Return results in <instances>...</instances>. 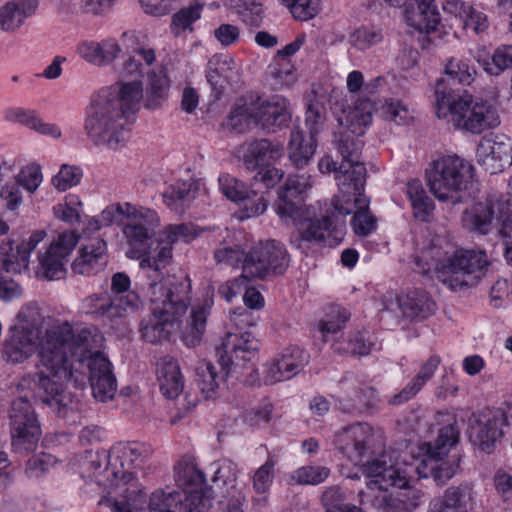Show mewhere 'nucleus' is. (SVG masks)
<instances>
[{"label": "nucleus", "mask_w": 512, "mask_h": 512, "mask_svg": "<svg viewBox=\"0 0 512 512\" xmlns=\"http://www.w3.org/2000/svg\"><path fill=\"white\" fill-rule=\"evenodd\" d=\"M238 71L239 67L234 58L227 54H215L207 63L206 78L208 83L216 88L221 85L222 79L227 82L233 80Z\"/></svg>", "instance_id": "obj_45"}, {"label": "nucleus", "mask_w": 512, "mask_h": 512, "mask_svg": "<svg viewBox=\"0 0 512 512\" xmlns=\"http://www.w3.org/2000/svg\"><path fill=\"white\" fill-rule=\"evenodd\" d=\"M5 119L10 122L19 123L35 132L49 136L54 139L61 137L62 132L58 125L43 121L34 110L24 108H8L5 111Z\"/></svg>", "instance_id": "obj_38"}, {"label": "nucleus", "mask_w": 512, "mask_h": 512, "mask_svg": "<svg viewBox=\"0 0 512 512\" xmlns=\"http://www.w3.org/2000/svg\"><path fill=\"white\" fill-rule=\"evenodd\" d=\"M224 376H219L216 367L207 361H202L196 367V384L205 399H213L217 394L219 382Z\"/></svg>", "instance_id": "obj_52"}, {"label": "nucleus", "mask_w": 512, "mask_h": 512, "mask_svg": "<svg viewBox=\"0 0 512 512\" xmlns=\"http://www.w3.org/2000/svg\"><path fill=\"white\" fill-rule=\"evenodd\" d=\"M155 61V52L151 48L137 47L123 63L122 73L127 76L144 72Z\"/></svg>", "instance_id": "obj_55"}, {"label": "nucleus", "mask_w": 512, "mask_h": 512, "mask_svg": "<svg viewBox=\"0 0 512 512\" xmlns=\"http://www.w3.org/2000/svg\"><path fill=\"white\" fill-rule=\"evenodd\" d=\"M210 470L213 473L212 481L223 489L221 500L219 501L223 507V512H233L235 509L244 511L242 506L246 498L236 486L237 465L231 460H220L212 463Z\"/></svg>", "instance_id": "obj_27"}, {"label": "nucleus", "mask_w": 512, "mask_h": 512, "mask_svg": "<svg viewBox=\"0 0 512 512\" xmlns=\"http://www.w3.org/2000/svg\"><path fill=\"white\" fill-rule=\"evenodd\" d=\"M363 189L356 190L355 187L346 188V191L339 190V193L332 199L334 210L339 215L354 214L351 225L356 235L366 237L375 231L376 218L369 212V199L363 194Z\"/></svg>", "instance_id": "obj_22"}, {"label": "nucleus", "mask_w": 512, "mask_h": 512, "mask_svg": "<svg viewBox=\"0 0 512 512\" xmlns=\"http://www.w3.org/2000/svg\"><path fill=\"white\" fill-rule=\"evenodd\" d=\"M147 76L146 106L156 109L168 96L169 79L163 66L147 71Z\"/></svg>", "instance_id": "obj_47"}, {"label": "nucleus", "mask_w": 512, "mask_h": 512, "mask_svg": "<svg viewBox=\"0 0 512 512\" xmlns=\"http://www.w3.org/2000/svg\"><path fill=\"white\" fill-rule=\"evenodd\" d=\"M83 177L80 167L63 164L59 172L51 179V184L61 192L78 185Z\"/></svg>", "instance_id": "obj_59"}, {"label": "nucleus", "mask_w": 512, "mask_h": 512, "mask_svg": "<svg viewBox=\"0 0 512 512\" xmlns=\"http://www.w3.org/2000/svg\"><path fill=\"white\" fill-rule=\"evenodd\" d=\"M282 170L271 167L268 164L258 168L257 173L253 176L252 186L259 189L264 194V190L274 187L283 177Z\"/></svg>", "instance_id": "obj_63"}, {"label": "nucleus", "mask_w": 512, "mask_h": 512, "mask_svg": "<svg viewBox=\"0 0 512 512\" xmlns=\"http://www.w3.org/2000/svg\"><path fill=\"white\" fill-rule=\"evenodd\" d=\"M330 470L323 466H303L292 473L291 478L301 485H318L324 482Z\"/></svg>", "instance_id": "obj_60"}, {"label": "nucleus", "mask_w": 512, "mask_h": 512, "mask_svg": "<svg viewBox=\"0 0 512 512\" xmlns=\"http://www.w3.org/2000/svg\"><path fill=\"white\" fill-rule=\"evenodd\" d=\"M291 116L288 99L281 95H272L267 98L258 97L249 111L245 108L235 109L231 112L230 123L236 127L242 118H250L263 131L276 133L288 126Z\"/></svg>", "instance_id": "obj_13"}, {"label": "nucleus", "mask_w": 512, "mask_h": 512, "mask_svg": "<svg viewBox=\"0 0 512 512\" xmlns=\"http://www.w3.org/2000/svg\"><path fill=\"white\" fill-rule=\"evenodd\" d=\"M503 425H507V416L501 409L487 408L474 412L468 419L469 439L482 451L490 452L502 436Z\"/></svg>", "instance_id": "obj_23"}, {"label": "nucleus", "mask_w": 512, "mask_h": 512, "mask_svg": "<svg viewBox=\"0 0 512 512\" xmlns=\"http://www.w3.org/2000/svg\"><path fill=\"white\" fill-rule=\"evenodd\" d=\"M38 7V0H11L2 8V30L18 29L25 18L32 16Z\"/></svg>", "instance_id": "obj_43"}, {"label": "nucleus", "mask_w": 512, "mask_h": 512, "mask_svg": "<svg viewBox=\"0 0 512 512\" xmlns=\"http://www.w3.org/2000/svg\"><path fill=\"white\" fill-rule=\"evenodd\" d=\"M16 319L4 347L7 361L13 363L22 362L36 349L44 323L41 309L33 303L23 306Z\"/></svg>", "instance_id": "obj_12"}, {"label": "nucleus", "mask_w": 512, "mask_h": 512, "mask_svg": "<svg viewBox=\"0 0 512 512\" xmlns=\"http://www.w3.org/2000/svg\"><path fill=\"white\" fill-rule=\"evenodd\" d=\"M131 280L124 272H117L111 277L110 299L113 302H119L121 313L125 317L128 313L138 309L141 301L138 294L130 289Z\"/></svg>", "instance_id": "obj_39"}, {"label": "nucleus", "mask_w": 512, "mask_h": 512, "mask_svg": "<svg viewBox=\"0 0 512 512\" xmlns=\"http://www.w3.org/2000/svg\"><path fill=\"white\" fill-rule=\"evenodd\" d=\"M308 363V354L299 347H289L279 358L264 367L263 381L267 385L286 381L300 373Z\"/></svg>", "instance_id": "obj_28"}, {"label": "nucleus", "mask_w": 512, "mask_h": 512, "mask_svg": "<svg viewBox=\"0 0 512 512\" xmlns=\"http://www.w3.org/2000/svg\"><path fill=\"white\" fill-rule=\"evenodd\" d=\"M441 363L438 355H431L422 365L418 373L407 383V385L389 400L390 404H403L417 395L422 387L433 377Z\"/></svg>", "instance_id": "obj_37"}, {"label": "nucleus", "mask_w": 512, "mask_h": 512, "mask_svg": "<svg viewBox=\"0 0 512 512\" xmlns=\"http://www.w3.org/2000/svg\"><path fill=\"white\" fill-rule=\"evenodd\" d=\"M282 4L289 8L293 17L297 20L306 21L314 16L320 10L319 0H280Z\"/></svg>", "instance_id": "obj_62"}, {"label": "nucleus", "mask_w": 512, "mask_h": 512, "mask_svg": "<svg viewBox=\"0 0 512 512\" xmlns=\"http://www.w3.org/2000/svg\"><path fill=\"white\" fill-rule=\"evenodd\" d=\"M148 507L149 512H185L188 503L177 490H156L150 496Z\"/></svg>", "instance_id": "obj_49"}, {"label": "nucleus", "mask_w": 512, "mask_h": 512, "mask_svg": "<svg viewBox=\"0 0 512 512\" xmlns=\"http://www.w3.org/2000/svg\"><path fill=\"white\" fill-rule=\"evenodd\" d=\"M175 480L182 488V494L188 503L185 512H212L211 489L204 486L205 475L196 464L180 462L175 468Z\"/></svg>", "instance_id": "obj_21"}, {"label": "nucleus", "mask_w": 512, "mask_h": 512, "mask_svg": "<svg viewBox=\"0 0 512 512\" xmlns=\"http://www.w3.org/2000/svg\"><path fill=\"white\" fill-rule=\"evenodd\" d=\"M11 445L15 452L25 454L33 451L41 437V428L32 405L26 397L12 402L9 411Z\"/></svg>", "instance_id": "obj_16"}, {"label": "nucleus", "mask_w": 512, "mask_h": 512, "mask_svg": "<svg viewBox=\"0 0 512 512\" xmlns=\"http://www.w3.org/2000/svg\"><path fill=\"white\" fill-rule=\"evenodd\" d=\"M218 182L222 194L243 207L242 218L255 217L266 211L267 200L259 189L253 186L248 189L242 181L229 174L220 176Z\"/></svg>", "instance_id": "obj_26"}, {"label": "nucleus", "mask_w": 512, "mask_h": 512, "mask_svg": "<svg viewBox=\"0 0 512 512\" xmlns=\"http://www.w3.org/2000/svg\"><path fill=\"white\" fill-rule=\"evenodd\" d=\"M289 265V255L284 245L275 240L260 242L246 256L243 276L265 279L282 274Z\"/></svg>", "instance_id": "obj_17"}, {"label": "nucleus", "mask_w": 512, "mask_h": 512, "mask_svg": "<svg viewBox=\"0 0 512 512\" xmlns=\"http://www.w3.org/2000/svg\"><path fill=\"white\" fill-rule=\"evenodd\" d=\"M333 445L347 460L354 465L363 464V469L368 463L375 459H381L386 452L379 457L374 456V433L371 426L367 423H354L343 427L334 435Z\"/></svg>", "instance_id": "obj_14"}, {"label": "nucleus", "mask_w": 512, "mask_h": 512, "mask_svg": "<svg viewBox=\"0 0 512 512\" xmlns=\"http://www.w3.org/2000/svg\"><path fill=\"white\" fill-rule=\"evenodd\" d=\"M317 147V140L311 135L295 128L291 131L288 144V156L291 163L298 169L305 167L312 159Z\"/></svg>", "instance_id": "obj_41"}, {"label": "nucleus", "mask_w": 512, "mask_h": 512, "mask_svg": "<svg viewBox=\"0 0 512 512\" xmlns=\"http://www.w3.org/2000/svg\"><path fill=\"white\" fill-rule=\"evenodd\" d=\"M142 85L127 82L118 89L102 90L92 98L84 124L87 137L95 145L117 149L126 141L127 125L139 109Z\"/></svg>", "instance_id": "obj_2"}, {"label": "nucleus", "mask_w": 512, "mask_h": 512, "mask_svg": "<svg viewBox=\"0 0 512 512\" xmlns=\"http://www.w3.org/2000/svg\"><path fill=\"white\" fill-rule=\"evenodd\" d=\"M374 104L368 98H358L352 109L337 115L339 129L334 131L333 144L341 156L338 167V187L341 191L355 187L362 189L365 184L366 168L360 161L363 147L359 136L372 122Z\"/></svg>", "instance_id": "obj_4"}, {"label": "nucleus", "mask_w": 512, "mask_h": 512, "mask_svg": "<svg viewBox=\"0 0 512 512\" xmlns=\"http://www.w3.org/2000/svg\"><path fill=\"white\" fill-rule=\"evenodd\" d=\"M313 183V177L305 172L290 175L280 189L275 205L276 212L283 221H292L298 226L297 231L291 235L290 242L301 250L306 249L307 243H321L331 235L332 217L337 213L332 202L302 205L303 194Z\"/></svg>", "instance_id": "obj_3"}, {"label": "nucleus", "mask_w": 512, "mask_h": 512, "mask_svg": "<svg viewBox=\"0 0 512 512\" xmlns=\"http://www.w3.org/2000/svg\"><path fill=\"white\" fill-rule=\"evenodd\" d=\"M107 264V245L100 237L91 238L79 250L71 268L75 274L90 276L101 271Z\"/></svg>", "instance_id": "obj_31"}, {"label": "nucleus", "mask_w": 512, "mask_h": 512, "mask_svg": "<svg viewBox=\"0 0 512 512\" xmlns=\"http://www.w3.org/2000/svg\"><path fill=\"white\" fill-rule=\"evenodd\" d=\"M198 236L195 227L190 223L168 225L160 234L155 254H150L140 260L139 266L146 278L164 280L161 270L172 258L174 244L189 243Z\"/></svg>", "instance_id": "obj_15"}, {"label": "nucleus", "mask_w": 512, "mask_h": 512, "mask_svg": "<svg viewBox=\"0 0 512 512\" xmlns=\"http://www.w3.org/2000/svg\"><path fill=\"white\" fill-rule=\"evenodd\" d=\"M78 235L74 231H65L52 241L45 253L39 255V274L46 280H59L65 276L66 258L75 248Z\"/></svg>", "instance_id": "obj_25"}, {"label": "nucleus", "mask_w": 512, "mask_h": 512, "mask_svg": "<svg viewBox=\"0 0 512 512\" xmlns=\"http://www.w3.org/2000/svg\"><path fill=\"white\" fill-rule=\"evenodd\" d=\"M121 52V48L116 40L105 39L101 42L85 41L79 44L78 53L86 62L105 66L110 64Z\"/></svg>", "instance_id": "obj_36"}, {"label": "nucleus", "mask_w": 512, "mask_h": 512, "mask_svg": "<svg viewBox=\"0 0 512 512\" xmlns=\"http://www.w3.org/2000/svg\"><path fill=\"white\" fill-rule=\"evenodd\" d=\"M43 181L41 167L36 163H30L21 168L15 176V183L22 186L29 193H34Z\"/></svg>", "instance_id": "obj_61"}, {"label": "nucleus", "mask_w": 512, "mask_h": 512, "mask_svg": "<svg viewBox=\"0 0 512 512\" xmlns=\"http://www.w3.org/2000/svg\"><path fill=\"white\" fill-rule=\"evenodd\" d=\"M475 492L469 483L450 486L446 489L443 499H435L430 504H441L447 512H468L474 506Z\"/></svg>", "instance_id": "obj_40"}, {"label": "nucleus", "mask_w": 512, "mask_h": 512, "mask_svg": "<svg viewBox=\"0 0 512 512\" xmlns=\"http://www.w3.org/2000/svg\"><path fill=\"white\" fill-rule=\"evenodd\" d=\"M159 226L157 213L142 206H127V219L123 222L122 232L130 250L127 254L134 258L146 252L150 241Z\"/></svg>", "instance_id": "obj_18"}, {"label": "nucleus", "mask_w": 512, "mask_h": 512, "mask_svg": "<svg viewBox=\"0 0 512 512\" xmlns=\"http://www.w3.org/2000/svg\"><path fill=\"white\" fill-rule=\"evenodd\" d=\"M448 111L443 114L442 106L435 105V113L438 118L451 120L457 128L473 134H480L486 129L495 128L500 124L497 110L487 101H473L470 96H460L449 100Z\"/></svg>", "instance_id": "obj_11"}, {"label": "nucleus", "mask_w": 512, "mask_h": 512, "mask_svg": "<svg viewBox=\"0 0 512 512\" xmlns=\"http://www.w3.org/2000/svg\"><path fill=\"white\" fill-rule=\"evenodd\" d=\"M334 397L339 410L353 415L368 412L378 405L376 390L351 377L339 382V392Z\"/></svg>", "instance_id": "obj_24"}, {"label": "nucleus", "mask_w": 512, "mask_h": 512, "mask_svg": "<svg viewBox=\"0 0 512 512\" xmlns=\"http://www.w3.org/2000/svg\"><path fill=\"white\" fill-rule=\"evenodd\" d=\"M476 68L468 59L449 57L443 63V76L435 84V103L442 106V114L448 111V101L460 97V91L455 86H469L476 76Z\"/></svg>", "instance_id": "obj_20"}, {"label": "nucleus", "mask_w": 512, "mask_h": 512, "mask_svg": "<svg viewBox=\"0 0 512 512\" xmlns=\"http://www.w3.org/2000/svg\"><path fill=\"white\" fill-rule=\"evenodd\" d=\"M486 73L492 76H499L506 70H512V45H501L497 47L491 58H477Z\"/></svg>", "instance_id": "obj_53"}, {"label": "nucleus", "mask_w": 512, "mask_h": 512, "mask_svg": "<svg viewBox=\"0 0 512 512\" xmlns=\"http://www.w3.org/2000/svg\"><path fill=\"white\" fill-rule=\"evenodd\" d=\"M459 439V428L456 424H448L439 430L434 442H424L419 449L422 455L417 467L421 477H432L438 484H444L451 479L459 465L457 459H445L452 446Z\"/></svg>", "instance_id": "obj_9"}, {"label": "nucleus", "mask_w": 512, "mask_h": 512, "mask_svg": "<svg viewBox=\"0 0 512 512\" xmlns=\"http://www.w3.org/2000/svg\"><path fill=\"white\" fill-rule=\"evenodd\" d=\"M28 263L29 255L19 239L2 243V270L19 274Z\"/></svg>", "instance_id": "obj_50"}, {"label": "nucleus", "mask_w": 512, "mask_h": 512, "mask_svg": "<svg viewBox=\"0 0 512 512\" xmlns=\"http://www.w3.org/2000/svg\"><path fill=\"white\" fill-rule=\"evenodd\" d=\"M440 249L430 247L415 257L414 270L424 276L433 271L437 279L451 291L475 287L485 276L489 261L482 250L456 249L440 258Z\"/></svg>", "instance_id": "obj_7"}, {"label": "nucleus", "mask_w": 512, "mask_h": 512, "mask_svg": "<svg viewBox=\"0 0 512 512\" xmlns=\"http://www.w3.org/2000/svg\"><path fill=\"white\" fill-rule=\"evenodd\" d=\"M328 319L320 323V331L324 341L329 340V336L336 335L350 319V312L345 308H333L327 315Z\"/></svg>", "instance_id": "obj_58"}, {"label": "nucleus", "mask_w": 512, "mask_h": 512, "mask_svg": "<svg viewBox=\"0 0 512 512\" xmlns=\"http://www.w3.org/2000/svg\"><path fill=\"white\" fill-rule=\"evenodd\" d=\"M477 162L491 175L512 164V145L503 137L482 139L476 150Z\"/></svg>", "instance_id": "obj_29"}, {"label": "nucleus", "mask_w": 512, "mask_h": 512, "mask_svg": "<svg viewBox=\"0 0 512 512\" xmlns=\"http://www.w3.org/2000/svg\"><path fill=\"white\" fill-rule=\"evenodd\" d=\"M151 454L150 446L139 442L118 443L108 452L87 450L79 461L80 474L104 489H119L135 479L134 469Z\"/></svg>", "instance_id": "obj_5"}, {"label": "nucleus", "mask_w": 512, "mask_h": 512, "mask_svg": "<svg viewBox=\"0 0 512 512\" xmlns=\"http://www.w3.org/2000/svg\"><path fill=\"white\" fill-rule=\"evenodd\" d=\"M259 343L250 332H229L220 346L216 347L218 363L226 375L230 372L238 373L241 369L253 368Z\"/></svg>", "instance_id": "obj_19"}, {"label": "nucleus", "mask_w": 512, "mask_h": 512, "mask_svg": "<svg viewBox=\"0 0 512 512\" xmlns=\"http://www.w3.org/2000/svg\"><path fill=\"white\" fill-rule=\"evenodd\" d=\"M204 0H194L189 6L182 8L172 17L171 30L179 35L185 30L192 31V24L200 19L201 11L206 6Z\"/></svg>", "instance_id": "obj_54"}, {"label": "nucleus", "mask_w": 512, "mask_h": 512, "mask_svg": "<svg viewBox=\"0 0 512 512\" xmlns=\"http://www.w3.org/2000/svg\"><path fill=\"white\" fill-rule=\"evenodd\" d=\"M445 9L451 13H455L463 22V27L477 35L485 33L489 28V21L486 14L467 3L459 0L447 1Z\"/></svg>", "instance_id": "obj_42"}, {"label": "nucleus", "mask_w": 512, "mask_h": 512, "mask_svg": "<svg viewBox=\"0 0 512 512\" xmlns=\"http://www.w3.org/2000/svg\"><path fill=\"white\" fill-rule=\"evenodd\" d=\"M407 195L411 201L414 217L422 222L429 221L434 210V203L427 196L419 180L408 183Z\"/></svg>", "instance_id": "obj_51"}, {"label": "nucleus", "mask_w": 512, "mask_h": 512, "mask_svg": "<svg viewBox=\"0 0 512 512\" xmlns=\"http://www.w3.org/2000/svg\"><path fill=\"white\" fill-rule=\"evenodd\" d=\"M209 301L192 307L190 317L182 334V341L189 347H196L200 344L205 332L207 317L210 312Z\"/></svg>", "instance_id": "obj_44"}, {"label": "nucleus", "mask_w": 512, "mask_h": 512, "mask_svg": "<svg viewBox=\"0 0 512 512\" xmlns=\"http://www.w3.org/2000/svg\"><path fill=\"white\" fill-rule=\"evenodd\" d=\"M121 309L119 302H113L106 292L90 295L82 301V310L95 318H122Z\"/></svg>", "instance_id": "obj_46"}, {"label": "nucleus", "mask_w": 512, "mask_h": 512, "mask_svg": "<svg viewBox=\"0 0 512 512\" xmlns=\"http://www.w3.org/2000/svg\"><path fill=\"white\" fill-rule=\"evenodd\" d=\"M367 477L374 478L370 489L378 486V490L366 494V500L378 512H412L420 505L421 492L411 489L389 493L387 487L393 486L406 488L408 485L407 473L402 470L391 456L383 455L381 459H375L364 468Z\"/></svg>", "instance_id": "obj_8"}, {"label": "nucleus", "mask_w": 512, "mask_h": 512, "mask_svg": "<svg viewBox=\"0 0 512 512\" xmlns=\"http://www.w3.org/2000/svg\"><path fill=\"white\" fill-rule=\"evenodd\" d=\"M152 313L141 321L140 333L149 343L169 340L178 327V318L190 303V280L187 277L168 276L164 280L147 278Z\"/></svg>", "instance_id": "obj_6"}, {"label": "nucleus", "mask_w": 512, "mask_h": 512, "mask_svg": "<svg viewBox=\"0 0 512 512\" xmlns=\"http://www.w3.org/2000/svg\"><path fill=\"white\" fill-rule=\"evenodd\" d=\"M473 167L456 155L434 160L426 170L431 193L440 201L456 203L458 193L466 188L472 177Z\"/></svg>", "instance_id": "obj_10"}, {"label": "nucleus", "mask_w": 512, "mask_h": 512, "mask_svg": "<svg viewBox=\"0 0 512 512\" xmlns=\"http://www.w3.org/2000/svg\"><path fill=\"white\" fill-rule=\"evenodd\" d=\"M383 40L380 29L362 26L355 29L349 36L351 46L360 51H365Z\"/></svg>", "instance_id": "obj_57"}, {"label": "nucleus", "mask_w": 512, "mask_h": 512, "mask_svg": "<svg viewBox=\"0 0 512 512\" xmlns=\"http://www.w3.org/2000/svg\"><path fill=\"white\" fill-rule=\"evenodd\" d=\"M324 106L317 100L311 101L306 110L305 124L309 129V135L316 136L323 130L326 120Z\"/></svg>", "instance_id": "obj_64"}, {"label": "nucleus", "mask_w": 512, "mask_h": 512, "mask_svg": "<svg viewBox=\"0 0 512 512\" xmlns=\"http://www.w3.org/2000/svg\"><path fill=\"white\" fill-rule=\"evenodd\" d=\"M494 201L488 203H476L470 209H467L462 217L463 225L472 231H478L481 234L488 233L495 213Z\"/></svg>", "instance_id": "obj_48"}, {"label": "nucleus", "mask_w": 512, "mask_h": 512, "mask_svg": "<svg viewBox=\"0 0 512 512\" xmlns=\"http://www.w3.org/2000/svg\"><path fill=\"white\" fill-rule=\"evenodd\" d=\"M404 17L410 27L426 33L435 30L440 22L434 0H410L404 7Z\"/></svg>", "instance_id": "obj_32"}, {"label": "nucleus", "mask_w": 512, "mask_h": 512, "mask_svg": "<svg viewBox=\"0 0 512 512\" xmlns=\"http://www.w3.org/2000/svg\"><path fill=\"white\" fill-rule=\"evenodd\" d=\"M366 332H356L350 335L344 341H336L333 349L339 354L368 355L371 351L372 343L366 339Z\"/></svg>", "instance_id": "obj_56"}, {"label": "nucleus", "mask_w": 512, "mask_h": 512, "mask_svg": "<svg viewBox=\"0 0 512 512\" xmlns=\"http://www.w3.org/2000/svg\"><path fill=\"white\" fill-rule=\"evenodd\" d=\"M197 191L198 183L194 179L177 180L164 190L163 202L171 211L182 214L194 201Z\"/></svg>", "instance_id": "obj_34"}, {"label": "nucleus", "mask_w": 512, "mask_h": 512, "mask_svg": "<svg viewBox=\"0 0 512 512\" xmlns=\"http://www.w3.org/2000/svg\"><path fill=\"white\" fill-rule=\"evenodd\" d=\"M283 154V148L278 143L268 139H256L240 145L236 150V156L244 166L251 171L275 161Z\"/></svg>", "instance_id": "obj_30"}, {"label": "nucleus", "mask_w": 512, "mask_h": 512, "mask_svg": "<svg viewBox=\"0 0 512 512\" xmlns=\"http://www.w3.org/2000/svg\"><path fill=\"white\" fill-rule=\"evenodd\" d=\"M398 306L407 319H426L436 310V303L429 294L422 289L409 291L398 298Z\"/></svg>", "instance_id": "obj_35"}, {"label": "nucleus", "mask_w": 512, "mask_h": 512, "mask_svg": "<svg viewBox=\"0 0 512 512\" xmlns=\"http://www.w3.org/2000/svg\"><path fill=\"white\" fill-rule=\"evenodd\" d=\"M157 382L162 395L167 399L177 398L184 389V377L178 361L164 356L157 362Z\"/></svg>", "instance_id": "obj_33"}, {"label": "nucleus", "mask_w": 512, "mask_h": 512, "mask_svg": "<svg viewBox=\"0 0 512 512\" xmlns=\"http://www.w3.org/2000/svg\"><path fill=\"white\" fill-rule=\"evenodd\" d=\"M94 342L89 328L73 327L68 322H62L47 328L39 343L43 369L32 376V381L45 393L42 402L60 417L78 407L77 397L64 387L74 377L73 360L80 364L87 361L90 387L96 400L106 402L113 399L116 393L117 381L112 365L102 353L92 354Z\"/></svg>", "instance_id": "obj_1"}]
</instances>
